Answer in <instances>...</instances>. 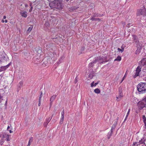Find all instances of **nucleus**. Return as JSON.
<instances>
[{
    "label": "nucleus",
    "instance_id": "obj_23",
    "mask_svg": "<svg viewBox=\"0 0 146 146\" xmlns=\"http://www.w3.org/2000/svg\"><path fill=\"white\" fill-rule=\"evenodd\" d=\"M23 84V82L22 81H21L19 82L18 85V86L19 87V89H20Z\"/></svg>",
    "mask_w": 146,
    "mask_h": 146
},
{
    "label": "nucleus",
    "instance_id": "obj_64",
    "mask_svg": "<svg viewBox=\"0 0 146 146\" xmlns=\"http://www.w3.org/2000/svg\"><path fill=\"white\" fill-rule=\"evenodd\" d=\"M64 1H66L67 2L68 1H69V0H64Z\"/></svg>",
    "mask_w": 146,
    "mask_h": 146
},
{
    "label": "nucleus",
    "instance_id": "obj_5",
    "mask_svg": "<svg viewBox=\"0 0 146 146\" xmlns=\"http://www.w3.org/2000/svg\"><path fill=\"white\" fill-rule=\"evenodd\" d=\"M132 36L133 39V42H135V44H136L137 46H141L137 36L135 35H132Z\"/></svg>",
    "mask_w": 146,
    "mask_h": 146
},
{
    "label": "nucleus",
    "instance_id": "obj_40",
    "mask_svg": "<svg viewBox=\"0 0 146 146\" xmlns=\"http://www.w3.org/2000/svg\"><path fill=\"white\" fill-rule=\"evenodd\" d=\"M52 119V118H47L46 120V121L47 122H48V123L51 120V119Z\"/></svg>",
    "mask_w": 146,
    "mask_h": 146
},
{
    "label": "nucleus",
    "instance_id": "obj_13",
    "mask_svg": "<svg viewBox=\"0 0 146 146\" xmlns=\"http://www.w3.org/2000/svg\"><path fill=\"white\" fill-rule=\"evenodd\" d=\"M96 58L100 59L99 60H101L103 61H104V62H107L108 61V60H107V58L106 57H104L102 56L101 57H97Z\"/></svg>",
    "mask_w": 146,
    "mask_h": 146
},
{
    "label": "nucleus",
    "instance_id": "obj_26",
    "mask_svg": "<svg viewBox=\"0 0 146 146\" xmlns=\"http://www.w3.org/2000/svg\"><path fill=\"white\" fill-rule=\"evenodd\" d=\"M33 139L32 137H31L29 139V143H28V145H27V146H29L31 145V143H32V142L33 141Z\"/></svg>",
    "mask_w": 146,
    "mask_h": 146
},
{
    "label": "nucleus",
    "instance_id": "obj_45",
    "mask_svg": "<svg viewBox=\"0 0 146 146\" xmlns=\"http://www.w3.org/2000/svg\"><path fill=\"white\" fill-rule=\"evenodd\" d=\"M117 50L119 52H122V50L120 48H117Z\"/></svg>",
    "mask_w": 146,
    "mask_h": 146
},
{
    "label": "nucleus",
    "instance_id": "obj_29",
    "mask_svg": "<svg viewBox=\"0 0 146 146\" xmlns=\"http://www.w3.org/2000/svg\"><path fill=\"white\" fill-rule=\"evenodd\" d=\"M141 66H138V67H137V68L136 69V72H139L141 71Z\"/></svg>",
    "mask_w": 146,
    "mask_h": 146
},
{
    "label": "nucleus",
    "instance_id": "obj_1",
    "mask_svg": "<svg viewBox=\"0 0 146 146\" xmlns=\"http://www.w3.org/2000/svg\"><path fill=\"white\" fill-rule=\"evenodd\" d=\"M63 2L62 0H54L49 3V5L52 9L55 8L61 11L64 7Z\"/></svg>",
    "mask_w": 146,
    "mask_h": 146
},
{
    "label": "nucleus",
    "instance_id": "obj_39",
    "mask_svg": "<svg viewBox=\"0 0 146 146\" xmlns=\"http://www.w3.org/2000/svg\"><path fill=\"white\" fill-rule=\"evenodd\" d=\"M48 124V122H47L46 121H45L43 124V125L44 127H46L47 126V125Z\"/></svg>",
    "mask_w": 146,
    "mask_h": 146
},
{
    "label": "nucleus",
    "instance_id": "obj_54",
    "mask_svg": "<svg viewBox=\"0 0 146 146\" xmlns=\"http://www.w3.org/2000/svg\"><path fill=\"white\" fill-rule=\"evenodd\" d=\"M6 16H3V19H6Z\"/></svg>",
    "mask_w": 146,
    "mask_h": 146
},
{
    "label": "nucleus",
    "instance_id": "obj_63",
    "mask_svg": "<svg viewBox=\"0 0 146 146\" xmlns=\"http://www.w3.org/2000/svg\"><path fill=\"white\" fill-rule=\"evenodd\" d=\"M144 124H145V126L146 127L145 128H146V123H144Z\"/></svg>",
    "mask_w": 146,
    "mask_h": 146
},
{
    "label": "nucleus",
    "instance_id": "obj_12",
    "mask_svg": "<svg viewBox=\"0 0 146 146\" xmlns=\"http://www.w3.org/2000/svg\"><path fill=\"white\" fill-rule=\"evenodd\" d=\"M20 15L21 16L25 18H26L27 16V12L23 11L20 12Z\"/></svg>",
    "mask_w": 146,
    "mask_h": 146
},
{
    "label": "nucleus",
    "instance_id": "obj_20",
    "mask_svg": "<svg viewBox=\"0 0 146 146\" xmlns=\"http://www.w3.org/2000/svg\"><path fill=\"white\" fill-rule=\"evenodd\" d=\"M90 20L92 21H101V19L99 18H95V17H91Z\"/></svg>",
    "mask_w": 146,
    "mask_h": 146
},
{
    "label": "nucleus",
    "instance_id": "obj_4",
    "mask_svg": "<svg viewBox=\"0 0 146 146\" xmlns=\"http://www.w3.org/2000/svg\"><path fill=\"white\" fill-rule=\"evenodd\" d=\"M42 53V48L40 47H38V50H37V61H40L41 60H39L40 59L42 60V54H41Z\"/></svg>",
    "mask_w": 146,
    "mask_h": 146
},
{
    "label": "nucleus",
    "instance_id": "obj_48",
    "mask_svg": "<svg viewBox=\"0 0 146 146\" xmlns=\"http://www.w3.org/2000/svg\"><path fill=\"white\" fill-rule=\"evenodd\" d=\"M52 102H51V101H50V108L51 107L52 104Z\"/></svg>",
    "mask_w": 146,
    "mask_h": 146
},
{
    "label": "nucleus",
    "instance_id": "obj_19",
    "mask_svg": "<svg viewBox=\"0 0 146 146\" xmlns=\"http://www.w3.org/2000/svg\"><path fill=\"white\" fill-rule=\"evenodd\" d=\"M113 131L111 130L110 133L109 132L108 133L107 136L108 139H109L110 138L111 136L112 135V134L113 133Z\"/></svg>",
    "mask_w": 146,
    "mask_h": 146
},
{
    "label": "nucleus",
    "instance_id": "obj_41",
    "mask_svg": "<svg viewBox=\"0 0 146 146\" xmlns=\"http://www.w3.org/2000/svg\"><path fill=\"white\" fill-rule=\"evenodd\" d=\"M4 141V140H3V139H1V140L0 144L1 145H2L3 144Z\"/></svg>",
    "mask_w": 146,
    "mask_h": 146
},
{
    "label": "nucleus",
    "instance_id": "obj_24",
    "mask_svg": "<svg viewBox=\"0 0 146 146\" xmlns=\"http://www.w3.org/2000/svg\"><path fill=\"white\" fill-rule=\"evenodd\" d=\"M121 57L119 56H117V58L115 59L114 61H119L120 60H121Z\"/></svg>",
    "mask_w": 146,
    "mask_h": 146
},
{
    "label": "nucleus",
    "instance_id": "obj_3",
    "mask_svg": "<svg viewBox=\"0 0 146 146\" xmlns=\"http://www.w3.org/2000/svg\"><path fill=\"white\" fill-rule=\"evenodd\" d=\"M137 16L142 15L143 16H146V8L144 6L141 7L140 9H138L136 13Z\"/></svg>",
    "mask_w": 146,
    "mask_h": 146
},
{
    "label": "nucleus",
    "instance_id": "obj_36",
    "mask_svg": "<svg viewBox=\"0 0 146 146\" xmlns=\"http://www.w3.org/2000/svg\"><path fill=\"white\" fill-rule=\"evenodd\" d=\"M145 141V140H144V141H142V139H141V140L139 141V143H140L139 144H143L144 145H145V143L144 142Z\"/></svg>",
    "mask_w": 146,
    "mask_h": 146
},
{
    "label": "nucleus",
    "instance_id": "obj_6",
    "mask_svg": "<svg viewBox=\"0 0 146 146\" xmlns=\"http://www.w3.org/2000/svg\"><path fill=\"white\" fill-rule=\"evenodd\" d=\"M10 135H9L5 133H4L2 134V139L4 140H6L7 141H10L9 137Z\"/></svg>",
    "mask_w": 146,
    "mask_h": 146
},
{
    "label": "nucleus",
    "instance_id": "obj_10",
    "mask_svg": "<svg viewBox=\"0 0 146 146\" xmlns=\"http://www.w3.org/2000/svg\"><path fill=\"white\" fill-rule=\"evenodd\" d=\"M64 109H63L62 111L61 112V118L60 120V124H62L63 123V122L64 120Z\"/></svg>",
    "mask_w": 146,
    "mask_h": 146
},
{
    "label": "nucleus",
    "instance_id": "obj_38",
    "mask_svg": "<svg viewBox=\"0 0 146 146\" xmlns=\"http://www.w3.org/2000/svg\"><path fill=\"white\" fill-rule=\"evenodd\" d=\"M44 25L46 27H48L49 26L50 24H49V23H48V22L46 21V22H45Z\"/></svg>",
    "mask_w": 146,
    "mask_h": 146
},
{
    "label": "nucleus",
    "instance_id": "obj_21",
    "mask_svg": "<svg viewBox=\"0 0 146 146\" xmlns=\"http://www.w3.org/2000/svg\"><path fill=\"white\" fill-rule=\"evenodd\" d=\"M56 95H53L50 98V101H51V102H52L56 98Z\"/></svg>",
    "mask_w": 146,
    "mask_h": 146
},
{
    "label": "nucleus",
    "instance_id": "obj_47",
    "mask_svg": "<svg viewBox=\"0 0 146 146\" xmlns=\"http://www.w3.org/2000/svg\"><path fill=\"white\" fill-rule=\"evenodd\" d=\"M137 142H134L133 143L132 146H135V145L137 144Z\"/></svg>",
    "mask_w": 146,
    "mask_h": 146
},
{
    "label": "nucleus",
    "instance_id": "obj_44",
    "mask_svg": "<svg viewBox=\"0 0 146 146\" xmlns=\"http://www.w3.org/2000/svg\"><path fill=\"white\" fill-rule=\"evenodd\" d=\"M130 109H129V110H128V111L127 112V115L126 116H128L129 114V112H130Z\"/></svg>",
    "mask_w": 146,
    "mask_h": 146
},
{
    "label": "nucleus",
    "instance_id": "obj_28",
    "mask_svg": "<svg viewBox=\"0 0 146 146\" xmlns=\"http://www.w3.org/2000/svg\"><path fill=\"white\" fill-rule=\"evenodd\" d=\"M85 47L84 46H81L80 49V54H82L84 53V50Z\"/></svg>",
    "mask_w": 146,
    "mask_h": 146
},
{
    "label": "nucleus",
    "instance_id": "obj_25",
    "mask_svg": "<svg viewBox=\"0 0 146 146\" xmlns=\"http://www.w3.org/2000/svg\"><path fill=\"white\" fill-rule=\"evenodd\" d=\"M94 92L96 94H99L100 92V90L99 88H96L94 90Z\"/></svg>",
    "mask_w": 146,
    "mask_h": 146
},
{
    "label": "nucleus",
    "instance_id": "obj_57",
    "mask_svg": "<svg viewBox=\"0 0 146 146\" xmlns=\"http://www.w3.org/2000/svg\"><path fill=\"white\" fill-rule=\"evenodd\" d=\"M104 62H104V61H102V62H101L100 63L101 64H103Z\"/></svg>",
    "mask_w": 146,
    "mask_h": 146
},
{
    "label": "nucleus",
    "instance_id": "obj_18",
    "mask_svg": "<svg viewBox=\"0 0 146 146\" xmlns=\"http://www.w3.org/2000/svg\"><path fill=\"white\" fill-rule=\"evenodd\" d=\"M100 81H98L97 82L95 83L94 84V82L93 81L91 84V86L93 87V86H95L100 82Z\"/></svg>",
    "mask_w": 146,
    "mask_h": 146
},
{
    "label": "nucleus",
    "instance_id": "obj_15",
    "mask_svg": "<svg viewBox=\"0 0 146 146\" xmlns=\"http://www.w3.org/2000/svg\"><path fill=\"white\" fill-rule=\"evenodd\" d=\"M79 8L78 7L74 6L70 7L68 8L69 10L70 11H72Z\"/></svg>",
    "mask_w": 146,
    "mask_h": 146
},
{
    "label": "nucleus",
    "instance_id": "obj_2",
    "mask_svg": "<svg viewBox=\"0 0 146 146\" xmlns=\"http://www.w3.org/2000/svg\"><path fill=\"white\" fill-rule=\"evenodd\" d=\"M137 88L139 94L145 93L146 91V83L140 82L137 86Z\"/></svg>",
    "mask_w": 146,
    "mask_h": 146
},
{
    "label": "nucleus",
    "instance_id": "obj_52",
    "mask_svg": "<svg viewBox=\"0 0 146 146\" xmlns=\"http://www.w3.org/2000/svg\"><path fill=\"white\" fill-rule=\"evenodd\" d=\"M41 100H40V102L39 101V103L38 104V105L39 106H40L41 105Z\"/></svg>",
    "mask_w": 146,
    "mask_h": 146
},
{
    "label": "nucleus",
    "instance_id": "obj_51",
    "mask_svg": "<svg viewBox=\"0 0 146 146\" xmlns=\"http://www.w3.org/2000/svg\"><path fill=\"white\" fill-rule=\"evenodd\" d=\"M32 9H33V7L31 6V8L29 10V11L30 12H31V11H32Z\"/></svg>",
    "mask_w": 146,
    "mask_h": 146
},
{
    "label": "nucleus",
    "instance_id": "obj_50",
    "mask_svg": "<svg viewBox=\"0 0 146 146\" xmlns=\"http://www.w3.org/2000/svg\"><path fill=\"white\" fill-rule=\"evenodd\" d=\"M39 123L38 124V125L37 126H40L42 124V122L39 121Z\"/></svg>",
    "mask_w": 146,
    "mask_h": 146
},
{
    "label": "nucleus",
    "instance_id": "obj_62",
    "mask_svg": "<svg viewBox=\"0 0 146 146\" xmlns=\"http://www.w3.org/2000/svg\"><path fill=\"white\" fill-rule=\"evenodd\" d=\"M132 31H133V32H134V31H135V29H133V30H132Z\"/></svg>",
    "mask_w": 146,
    "mask_h": 146
},
{
    "label": "nucleus",
    "instance_id": "obj_58",
    "mask_svg": "<svg viewBox=\"0 0 146 146\" xmlns=\"http://www.w3.org/2000/svg\"><path fill=\"white\" fill-rule=\"evenodd\" d=\"M1 22H2L3 23H4V22H5V21L4 20H2V21H1Z\"/></svg>",
    "mask_w": 146,
    "mask_h": 146
},
{
    "label": "nucleus",
    "instance_id": "obj_35",
    "mask_svg": "<svg viewBox=\"0 0 146 146\" xmlns=\"http://www.w3.org/2000/svg\"><path fill=\"white\" fill-rule=\"evenodd\" d=\"M142 118L143 119V121L144 123H146V118L145 115H143V116Z\"/></svg>",
    "mask_w": 146,
    "mask_h": 146
},
{
    "label": "nucleus",
    "instance_id": "obj_14",
    "mask_svg": "<svg viewBox=\"0 0 146 146\" xmlns=\"http://www.w3.org/2000/svg\"><path fill=\"white\" fill-rule=\"evenodd\" d=\"M103 16V14H102L101 15L100 14L97 13H95L93 14V17H101Z\"/></svg>",
    "mask_w": 146,
    "mask_h": 146
},
{
    "label": "nucleus",
    "instance_id": "obj_61",
    "mask_svg": "<svg viewBox=\"0 0 146 146\" xmlns=\"http://www.w3.org/2000/svg\"><path fill=\"white\" fill-rule=\"evenodd\" d=\"M119 117H117V118L116 120H118V119H119Z\"/></svg>",
    "mask_w": 146,
    "mask_h": 146
},
{
    "label": "nucleus",
    "instance_id": "obj_43",
    "mask_svg": "<svg viewBox=\"0 0 146 146\" xmlns=\"http://www.w3.org/2000/svg\"><path fill=\"white\" fill-rule=\"evenodd\" d=\"M125 77H126V75H125H125H124V76L123 78L122 79V80H121V82H120V83H121L123 81V80Z\"/></svg>",
    "mask_w": 146,
    "mask_h": 146
},
{
    "label": "nucleus",
    "instance_id": "obj_59",
    "mask_svg": "<svg viewBox=\"0 0 146 146\" xmlns=\"http://www.w3.org/2000/svg\"><path fill=\"white\" fill-rule=\"evenodd\" d=\"M58 38V37H55V38H53V39H57Z\"/></svg>",
    "mask_w": 146,
    "mask_h": 146
},
{
    "label": "nucleus",
    "instance_id": "obj_31",
    "mask_svg": "<svg viewBox=\"0 0 146 146\" xmlns=\"http://www.w3.org/2000/svg\"><path fill=\"white\" fill-rule=\"evenodd\" d=\"M139 72H136L135 75L134 76V78H135L137 76H139Z\"/></svg>",
    "mask_w": 146,
    "mask_h": 146
},
{
    "label": "nucleus",
    "instance_id": "obj_17",
    "mask_svg": "<svg viewBox=\"0 0 146 146\" xmlns=\"http://www.w3.org/2000/svg\"><path fill=\"white\" fill-rule=\"evenodd\" d=\"M137 46V48L135 52L136 54H137V53H139L140 52L142 48V46Z\"/></svg>",
    "mask_w": 146,
    "mask_h": 146
},
{
    "label": "nucleus",
    "instance_id": "obj_33",
    "mask_svg": "<svg viewBox=\"0 0 146 146\" xmlns=\"http://www.w3.org/2000/svg\"><path fill=\"white\" fill-rule=\"evenodd\" d=\"M42 91H41L40 92V94L39 96V101L40 102V101L41 100V98L42 97Z\"/></svg>",
    "mask_w": 146,
    "mask_h": 146
},
{
    "label": "nucleus",
    "instance_id": "obj_53",
    "mask_svg": "<svg viewBox=\"0 0 146 146\" xmlns=\"http://www.w3.org/2000/svg\"><path fill=\"white\" fill-rule=\"evenodd\" d=\"M127 117H128V116H126V117H125V119H124V121H125L127 119Z\"/></svg>",
    "mask_w": 146,
    "mask_h": 146
},
{
    "label": "nucleus",
    "instance_id": "obj_42",
    "mask_svg": "<svg viewBox=\"0 0 146 146\" xmlns=\"http://www.w3.org/2000/svg\"><path fill=\"white\" fill-rule=\"evenodd\" d=\"M78 81V79L77 78V76H76V78H75V80L74 81V83L76 84L77 82Z\"/></svg>",
    "mask_w": 146,
    "mask_h": 146
},
{
    "label": "nucleus",
    "instance_id": "obj_7",
    "mask_svg": "<svg viewBox=\"0 0 146 146\" xmlns=\"http://www.w3.org/2000/svg\"><path fill=\"white\" fill-rule=\"evenodd\" d=\"M99 60L100 59L96 58L95 59L93 60L92 62L89 64V67L90 68L93 67L94 66V64L99 62Z\"/></svg>",
    "mask_w": 146,
    "mask_h": 146
},
{
    "label": "nucleus",
    "instance_id": "obj_16",
    "mask_svg": "<svg viewBox=\"0 0 146 146\" xmlns=\"http://www.w3.org/2000/svg\"><path fill=\"white\" fill-rule=\"evenodd\" d=\"M117 124V121H115L112 125L111 130L113 131Z\"/></svg>",
    "mask_w": 146,
    "mask_h": 146
},
{
    "label": "nucleus",
    "instance_id": "obj_27",
    "mask_svg": "<svg viewBox=\"0 0 146 146\" xmlns=\"http://www.w3.org/2000/svg\"><path fill=\"white\" fill-rule=\"evenodd\" d=\"M89 73L93 75H95L96 74L95 73V72L92 69L90 70Z\"/></svg>",
    "mask_w": 146,
    "mask_h": 146
},
{
    "label": "nucleus",
    "instance_id": "obj_49",
    "mask_svg": "<svg viewBox=\"0 0 146 146\" xmlns=\"http://www.w3.org/2000/svg\"><path fill=\"white\" fill-rule=\"evenodd\" d=\"M2 98V96L1 95H0V103L1 102V98Z\"/></svg>",
    "mask_w": 146,
    "mask_h": 146
},
{
    "label": "nucleus",
    "instance_id": "obj_34",
    "mask_svg": "<svg viewBox=\"0 0 146 146\" xmlns=\"http://www.w3.org/2000/svg\"><path fill=\"white\" fill-rule=\"evenodd\" d=\"M33 27L32 26H31L30 27H29L28 30H27V33H29L31 32V30H32V28H33Z\"/></svg>",
    "mask_w": 146,
    "mask_h": 146
},
{
    "label": "nucleus",
    "instance_id": "obj_9",
    "mask_svg": "<svg viewBox=\"0 0 146 146\" xmlns=\"http://www.w3.org/2000/svg\"><path fill=\"white\" fill-rule=\"evenodd\" d=\"M118 92H119V98H121L123 96V94L122 93L123 90L122 87L121 86L119 87L118 88Z\"/></svg>",
    "mask_w": 146,
    "mask_h": 146
},
{
    "label": "nucleus",
    "instance_id": "obj_30",
    "mask_svg": "<svg viewBox=\"0 0 146 146\" xmlns=\"http://www.w3.org/2000/svg\"><path fill=\"white\" fill-rule=\"evenodd\" d=\"M28 3L29 5H28L27 4H25V7L26 8H27V7L29 6V5L30 6H31V2H30L29 1Z\"/></svg>",
    "mask_w": 146,
    "mask_h": 146
},
{
    "label": "nucleus",
    "instance_id": "obj_60",
    "mask_svg": "<svg viewBox=\"0 0 146 146\" xmlns=\"http://www.w3.org/2000/svg\"><path fill=\"white\" fill-rule=\"evenodd\" d=\"M10 128V127L9 126H8L7 127V130L8 129Z\"/></svg>",
    "mask_w": 146,
    "mask_h": 146
},
{
    "label": "nucleus",
    "instance_id": "obj_37",
    "mask_svg": "<svg viewBox=\"0 0 146 146\" xmlns=\"http://www.w3.org/2000/svg\"><path fill=\"white\" fill-rule=\"evenodd\" d=\"M95 75H91L90 73L89 74V75L88 76L89 78L90 79H92L93 77Z\"/></svg>",
    "mask_w": 146,
    "mask_h": 146
},
{
    "label": "nucleus",
    "instance_id": "obj_11",
    "mask_svg": "<svg viewBox=\"0 0 146 146\" xmlns=\"http://www.w3.org/2000/svg\"><path fill=\"white\" fill-rule=\"evenodd\" d=\"M140 62H141V64H140V63H139V64L141 66H143L146 65V58H143Z\"/></svg>",
    "mask_w": 146,
    "mask_h": 146
},
{
    "label": "nucleus",
    "instance_id": "obj_22",
    "mask_svg": "<svg viewBox=\"0 0 146 146\" xmlns=\"http://www.w3.org/2000/svg\"><path fill=\"white\" fill-rule=\"evenodd\" d=\"M7 66H1L0 67V72H2L5 70L7 67Z\"/></svg>",
    "mask_w": 146,
    "mask_h": 146
},
{
    "label": "nucleus",
    "instance_id": "obj_8",
    "mask_svg": "<svg viewBox=\"0 0 146 146\" xmlns=\"http://www.w3.org/2000/svg\"><path fill=\"white\" fill-rule=\"evenodd\" d=\"M138 106L139 107V109L140 110L142 109L145 107L146 104L142 101H139L138 104Z\"/></svg>",
    "mask_w": 146,
    "mask_h": 146
},
{
    "label": "nucleus",
    "instance_id": "obj_56",
    "mask_svg": "<svg viewBox=\"0 0 146 146\" xmlns=\"http://www.w3.org/2000/svg\"><path fill=\"white\" fill-rule=\"evenodd\" d=\"M5 23H7V20H5Z\"/></svg>",
    "mask_w": 146,
    "mask_h": 146
},
{
    "label": "nucleus",
    "instance_id": "obj_46",
    "mask_svg": "<svg viewBox=\"0 0 146 146\" xmlns=\"http://www.w3.org/2000/svg\"><path fill=\"white\" fill-rule=\"evenodd\" d=\"M131 24L130 23H129V24H127V25H126V27H127L128 28H129L130 27V25Z\"/></svg>",
    "mask_w": 146,
    "mask_h": 146
},
{
    "label": "nucleus",
    "instance_id": "obj_55",
    "mask_svg": "<svg viewBox=\"0 0 146 146\" xmlns=\"http://www.w3.org/2000/svg\"><path fill=\"white\" fill-rule=\"evenodd\" d=\"M9 131L10 133H11L13 132V131L11 130H9Z\"/></svg>",
    "mask_w": 146,
    "mask_h": 146
},
{
    "label": "nucleus",
    "instance_id": "obj_32",
    "mask_svg": "<svg viewBox=\"0 0 146 146\" xmlns=\"http://www.w3.org/2000/svg\"><path fill=\"white\" fill-rule=\"evenodd\" d=\"M125 47V46L124 44H123L121 45V48L122 50V52H123L124 51V49Z\"/></svg>",
    "mask_w": 146,
    "mask_h": 146
}]
</instances>
